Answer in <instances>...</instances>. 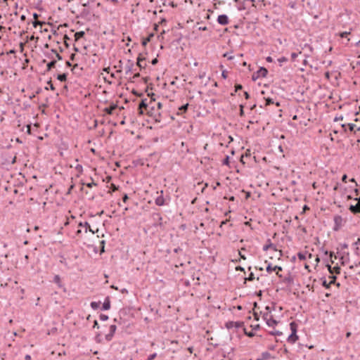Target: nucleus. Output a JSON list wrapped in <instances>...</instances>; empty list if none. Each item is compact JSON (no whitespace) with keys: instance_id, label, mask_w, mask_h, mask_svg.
I'll list each match as a JSON object with an SVG mask.
<instances>
[{"instance_id":"obj_14","label":"nucleus","mask_w":360,"mask_h":360,"mask_svg":"<svg viewBox=\"0 0 360 360\" xmlns=\"http://www.w3.org/2000/svg\"><path fill=\"white\" fill-rule=\"evenodd\" d=\"M110 308V302L108 297H107L103 304V310H108Z\"/></svg>"},{"instance_id":"obj_17","label":"nucleus","mask_w":360,"mask_h":360,"mask_svg":"<svg viewBox=\"0 0 360 360\" xmlns=\"http://www.w3.org/2000/svg\"><path fill=\"white\" fill-rule=\"evenodd\" d=\"M290 328L291 330V333H297V325L295 322H291L290 323Z\"/></svg>"},{"instance_id":"obj_59","label":"nucleus","mask_w":360,"mask_h":360,"mask_svg":"<svg viewBox=\"0 0 360 360\" xmlns=\"http://www.w3.org/2000/svg\"><path fill=\"white\" fill-rule=\"evenodd\" d=\"M350 335H351V333L350 332H347V334H346V337L349 338Z\"/></svg>"},{"instance_id":"obj_58","label":"nucleus","mask_w":360,"mask_h":360,"mask_svg":"<svg viewBox=\"0 0 360 360\" xmlns=\"http://www.w3.org/2000/svg\"><path fill=\"white\" fill-rule=\"evenodd\" d=\"M66 65L68 66V67H70L72 65H71L70 62L67 61L66 62Z\"/></svg>"},{"instance_id":"obj_8","label":"nucleus","mask_w":360,"mask_h":360,"mask_svg":"<svg viewBox=\"0 0 360 360\" xmlns=\"http://www.w3.org/2000/svg\"><path fill=\"white\" fill-rule=\"evenodd\" d=\"M330 281L328 283L326 280L323 281V285L326 288H328L330 285L335 283L336 280L335 276H329Z\"/></svg>"},{"instance_id":"obj_12","label":"nucleus","mask_w":360,"mask_h":360,"mask_svg":"<svg viewBox=\"0 0 360 360\" xmlns=\"http://www.w3.org/2000/svg\"><path fill=\"white\" fill-rule=\"evenodd\" d=\"M117 108V105H111L108 108H105V112L108 115H112L113 111Z\"/></svg>"},{"instance_id":"obj_54","label":"nucleus","mask_w":360,"mask_h":360,"mask_svg":"<svg viewBox=\"0 0 360 360\" xmlns=\"http://www.w3.org/2000/svg\"><path fill=\"white\" fill-rule=\"evenodd\" d=\"M236 270L244 271V269L241 266H237Z\"/></svg>"},{"instance_id":"obj_7","label":"nucleus","mask_w":360,"mask_h":360,"mask_svg":"<svg viewBox=\"0 0 360 360\" xmlns=\"http://www.w3.org/2000/svg\"><path fill=\"white\" fill-rule=\"evenodd\" d=\"M116 326L115 325H111L110 327V333L106 335L105 338L107 340H110L114 335V333L116 331Z\"/></svg>"},{"instance_id":"obj_62","label":"nucleus","mask_w":360,"mask_h":360,"mask_svg":"<svg viewBox=\"0 0 360 360\" xmlns=\"http://www.w3.org/2000/svg\"><path fill=\"white\" fill-rule=\"evenodd\" d=\"M110 77H111L112 78H115V73H111V74H110Z\"/></svg>"},{"instance_id":"obj_37","label":"nucleus","mask_w":360,"mask_h":360,"mask_svg":"<svg viewBox=\"0 0 360 360\" xmlns=\"http://www.w3.org/2000/svg\"><path fill=\"white\" fill-rule=\"evenodd\" d=\"M127 200H128V195L127 194H124L122 198V200L124 202H126Z\"/></svg>"},{"instance_id":"obj_33","label":"nucleus","mask_w":360,"mask_h":360,"mask_svg":"<svg viewBox=\"0 0 360 360\" xmlns=\"http://www.w3.org/2000/svg\"><path fill=\"white\" fill-rule=\"evenodd\" d=\"M47 84L49 85V88H50V89H51V90H52V91H54V90H55V87L53 86V84L51 83V80H50V81H49V82H47Z\"/></svg>"},{"instance_id":"obj_40","label":"nucleus","mask_w":360,"mask_h":360,"mask_svg":"<svg viewBox=\"0 0 360 360\" xmlns=\"http://www.w3.org/2000/svg\"><path fill=\"white\" fill-rule=\"evenodd\" d=\"M272 335H281L282 334L281 332L279 331H274L271 333Z\"/></svg>"},{"instance_id":"obj_57","label":"nucleus","mask_w":360,"mask_h":360,"mask_svg":"<svg viewBox=\"0 0 360 360\" xmlns=\"http://www.w3.org/2000/svg\"><path fill=\"white\" fill-rule=\"evenodd\" d=\"M140 76L139 73H136L134 75L133 78H136V77H139Z\"/></svg>"},{"instance_id":"obj_61","label":"nucleus","mask_w":360,"mask_h":360,"mask_svg":"<svg viewBox=\"0 0 360 360\" xmlns=\"http://www.w3.org/2000/svg\"><path fill=\"white\" fill-rule=\"evenodd\" d=\"M360 243V238H358L357 241L355 242V245Z\"/></svg>"},{"instance_id":"obj_16","label":"nucleus","mask_w":360,"mask_h":360,"mask_svg":"<svg viewBox=\"0 0 360 360\" xmlns=\"http://www.w3.org/2000/svg\"><path fill=\"white\" fill-rule=\"evenodd\" d=\"M145 60V58H141V56H139L137 58V65L140 68H145V65H143V61Z\"/></svg>"},{"instance_id":"obj_28","label":"nucleus","mask_w":360,"mask_h":360,"mask_svg":"<svg viewBox=\"0 0 360 360\" xmlns=\"http://www.w3.org/2000/svg\"><path fill=\"white\" fill-rule=\"evenodd\" d=\"M274 103V101L272 98H268L266 99V105H269L270 104Z\"/></svg>"},{"instance_id":"obj_36","label":"nucleus","mask_w":360,"mask_h":360,"mask_svg":"<svg viewBox=\"0 0 360 360\" xmlns=\"http://www.w3.org/2000/svg\"><path fill=\"white\" fill-rule=\"evenodd\" d=\"M340 261H341V264H342V265H345V264H346V262H347V260H346V259H345V258H344V257H343V256L340 257Z\"/></svg>"},{"instance_id":"obj_26","label":"nucleus","mask_w":360,"mask_h":360,"mask_svg":"<svg viewBox=\"0 0 360 360\" xmlns=\"http://www.w3.org/2000/svg\"><path fill=\"white\" fill-rule=\"evenodd\" d=\"M133 64H131L126 67V75H128L129 72H131Z\"/></svg>"},{"instance_id":"obj_64","label":"nucleus","mask_w":360,"mask_h":360,"mask_svg":"<svg viewBox=\"0 0 360 360\" xmlns=\"http://www.w3.org/2000/svg\"><path fill=\"white\" fill-rule=\"evenodd\" d=\"M355 266H360V262L357 264H355Z\"/></svg>"},{"instance_id":"obj_47","label":"nucleus","mask_w":360,"mask_h":360,"mask_svg":"<svg viewBox=\"0 0 360 360\" xmlns=\"http://www.w3.org/2000/svg\"><path fill=\"white\" fill-rule=\"evenodd\" d=\"M82 234V229H79L77 231V236H79Z\"/></svg>"},{"instance_id":"obj_43","label":"nucleus","mask_w":360,"mask_h":360,"mask_svg":"<svg viewBox=\"0 0 360 360\" xmlns=\"http://www.w3.org/2000/svg\"><path fill=\"white\" fill-rule=\"evenodd\" d=\"M267 62L271 63L273 61V58L271 56H268L266 58Z\"/></svg>"},{"instance_id":"obj_51","label":"nucleus","mask_w":360,"mask_h":360,"mask_svg":"<svg viewBox=\"0 0 360 360\" xmlns=\"http://www.w3.org/2000/svg\"><path fill=\"white\" fill-rule=\"evenodd\" d=\"M94 328H98V323L97 321H94Z\"/></svg>"},{"instance_id":"obj_41","label":"nucleus","mask_w":360,"mask_h":360,"mask_svg":"<svg viewBox=\"0 0 360 360\" xmlns=\"http://www.w3.org/2000/svg\"><path fill=\"white\" fill-rule=\"evenodd\" d=\"M41 22H39V21H34V22H33V26H34V27H36L37 25H41Z\"/></svg>"},{"instance_id":"obj_21","label":"nucleus","mask_w":360,"mask_h":360,"mask_svg":"<svg viewBox=\"0 0 360 360\" xmlns=\"http://www.w3.org/2000/svg\"><path fill=\"white\" fill-rule=\"evenodd\" d=\"M56 63V60H52L50 63H49L47 64V70L48 71L51 70V68H53L55 66Z\"/></svg>"},{"instance_id":"obj_10","label":"nucleus","mask_w":360,"mask_h":360,"mask_svg":"<svg viewBox=\"0 0 360 360\" xmlns=\"http://www.w3.org/2000/svg\"><path fill=\"white\" fill-rule=\"evenodd\" d=\"M298 340L297 333H291L288 338V342L294 344Z\"/></svg>"},{"instance_id":"obj_35","label":"nucleus","mask_w":360,"mask_h":360,"mask_svg":"<svg viewBox=\"0 0 360 360\" xmlns=\"http://www.w3.org/2000/svg\"><path fill=\"white\" fill-rule=\"evenodd\" d=\"M221 76L223 78L226 79L227 78V72L226 70H223L221 73Z\"/></svg>"},{"instance_id":"obj_15","label":"nucleus","mask_w":360,"mask_h":360,"mask_svg":"<svg viewBox=\"0 0 360 360\" xmlns=\"http://www.w3.org/2000/svg\"><path fill=\"white\" fill-rule=\"evenodd\" d=\"M153 36H154V34H153V33H150V34L148 36V37H146V38L143 39V41H142V45H143V46H146V44H148V43L151 40V38H152V37H153Z\"/></svg>"},{"instance_id":"obj_18","label":"nucleus","mask_w":360,"mask_h":360,"mask_svg":"<svg viewBox=\"0 0 360 360\" xmlns=\"http://www.w3.org/2000/svg\"><path fill=\"white\" fill-rule=\"evenodd\" d=\"M84 31H79L75 34V39L76 41L79 40L80 38L83 37L84 35Z\"/></svg>"},{"instance_id":"obj_2","label":"nucleus","mask_w":360,"mask_h":360,"mask_svg":"<svg viewBox=\"0 0 360 360\" xmlns=\"http://www.w3.org/2000/svg\"><path fill=\"white\" fill-rule=\"evenodd\" d=\"M157 193L160 194V195L155 198V202L158 206H163L165 203V198L163 197V191L161 190L160 191H158Z\"/></svg>"},{"instance_id":"obj_24","label":"nucleus","mask_w":360,"mask_h":360,"mask_svg":"<svg viewBox=\"0 0 360 360\" xmlns=\"http://www.w3.org/2000/svg\"><path fill=\"white\" fill-rule=\"evenodd\" d=\"M288 61V58H285V57H281L278 59V62L279 63L280 65L281 66L282 65V63H284V62H287Z\"/></svg>"},{"instance_id":"obj_9","label":"nucleus","mask_w":360,"mask_h":360,"mask_svg":"<svg viewBox=\"0 0 360 360\" xmlns=\"http://www.w3.org/2000/svg\"><path fill=\"white\" fill-rule=\"evenodd\" d=\"M281 270H282V268L278 266H275L272 267L271 264H269L266 266V271L269 273H271L272 271H281ZM276 274L278 275V271L276 272Z\"/></svg>"},{"instance_id":"obj_39","label":"nucleus","mask_w":360,"mask_h":360,"mask_svg":"<svg viewBox=\"0 0 360 360\" xmlns=\"http://www.w3.org/2000/svg\"><path fill=\"white\" fill-rule=\"evenodd\" d=\"M89 188H91L93 186H96V184L94 183V182H91V183H89V184H87L86 185Z\"/></svg>"},{"instance_id":"obj_19","label":"nucleus","mask_w":360,"mask_h":360,"mask_svg":"<svg viewBox=\"0 0 360 360\" xmlns=\"http://www.w3.org/2000/svg\"><path fill=\"white\" fill-rule=\"evenodd\" d=\"M188 103H186V104L181 106L179 108V114H182V113L185 112L187 110V109H188Z\"/></svg>"},{"instance_id":"obj_20","label":"nucleus","mask_w":360,"mask_h":360,"mask_svg":"<svg viewBox=\"0 0 360 360\" xmlns=\"http://www.w3.org/2000/svg\"><path fill=\"white\" fill-rule=\"evenodd\" d=\"M57 79L60 82H65L67 79V75L65 73L58 75Z\"/></svg>"},{"instance_id":"obj_44","label":"nucleus","mask_w":360,"mask_h":360,"mask_svg":"<svg viewBox=\"0 0 360 360\" xmlns=\"http://www.w3.org/2000/svg\"><path fill=\"white\" fill-rule=\"evenodd\" d=\"M229 156H226V158H225V160H224V165H228V163H229Z\"/></svg>"},{"instance_id":"obj_13","label":"nucleus","mask_w":360,"mask_h":360,"mask_svg":"<svg viewBox=\"0 0 360 360\" xmlns=\"http://www.w3.org/2000/svg\"><path fill=\"white\" fill-rule=\"evenodd\" d=\"M53 282L58 286V288H62L63 284L61 282V279L59 275H56L53 278Z\"/></svg>"},{"instance_id":"obj_23","label":"nucleus","mask_w":360,"mask_h":360,"mask_svg":"<svg viewBox=\"0 0 360 360\" xmlns=\"http://www.w3.org/2000/svg\"><path fill=\"white\" fill-rule=\"evenodd\" d=\"M147 107V104L143 101H142L140 103H139V109L141 110V113H143V111H142V108H146Z\"/></svg>"},{"instance_id":"obj_29","label":"nucleus","mask_w":360,"mask_h":360,"mask_svg":"<svg viewBox=\"0 0 360 360\" xmlns=\"http://www.w3.org/2000/svg\"><path fill=\"white\" fill-rule=\"evenodd\" d=\"M350 34V32H343L340 34V37L342 38L347 37Z\"/></svg>"},{"instance_id":"obj_38","label":"nucleus","mask_w":360,"mask_h":360,"mask_svg":"<svg viewBox=\"0 0 360 360\" xmlns=\"http://www.w3.org/2000/svg\"><path fill=\"white\" fill-rule=\"evenodd\" d=\"M236 91H238V90L241 89H242V85L240 84H237L236 85Z\"/></svg>"},{"instance_id":"obj_53","label":"nucleus","mask_w":360,"mask_h":360,"mask_svg":"<svg viewBox=\"0 0 360 360\" xmlns=\"http://www.w3.org/2000/svg\"><path fill=\"white\" fill-rule=\"evenodd\" d=\"M244 94H245V98H246V99H248V98H249V94H248V93L245 91V92L244 93Z\"/></svg>"},{"instance_id":"obj_56","label":"nucleus","mask_w":360,"mask_h":360,"mask_svg":"<svg viewBox=\"0 0 360 360\" xmlns=\"http://www.w3.org/2000/svg\"><path fill=\"white\" fill-rule=\"evenodd\" d=\"M243 105H240V115H242L243 114Z\"/></svg>"},{"instance_id":"obj_3","label":"nucleus","mask_w":360,"mask_h":360,"mask_svg":"<svg viewBox=\"0 0 360 360\" xmlns=\"http://www.w3.org/2000/svg\"><path fill=\"white\" fill-rule=\"evenodd\" d=\"M217 20V22L221 25H226L229 23V17L225 14L219 15Z\"/></svg>"},{"instance_id":"obj_45","label":"nucleus","mask_w":360,"mask_h":360,"mask_svg":"<svg viewBox=\"0 0 360 360\" xmlns=\"http://www.w3.org/2000/svg\"><path fill=\"white\" fill-rule=\"evenodd\" d=\"M271 247H272V244H270V245H265L264 247V250H267Z\"/></svg>"},{"instance_id":"obj_63","label":"nucleus","mask_w":360,"mask_h":360,"mask_svg":"<svg viewBox=\"0 0 360 360\" xmlns=\"http://www.w3.org/2000/svg\"><path fill=\"white\" fill-rule=\"evenodd\" d=\"M74 57H75V54H72V55H71V56H70V58H71L72 60H73V59H74Z\"/></svg>"},{"instance_id":"obj_6","label":"nucleus","mask_w":360,"mask_h":360,"mask_svg":"<svg viewBox=\"0 0 360 360\" xmlns=\"http://www.w3.org/2000/svg\"><path fill=\"white\" fill-rule=\"evenodd\" d=\"M331 276H335L334 274H339L340 273V268L338 266L332 267L330 264L326 265Z\"/></svg>"},{"instance_id":"obj_46","label":"nucleus","mask_w":360,"mask_h":360,"mask_svg":"<svg viewBox=\"0 0 360 360\" xmlns=\"http://www.w3.org/2000/svg\"><path fill=\"white\" fill-rule=\"evenodd\" d=\"M347 178V176L346 174H344L342 177V181L344 182H346Z\"/></svg>"},{"instance_id":"obj_42","label":"nucleus","mask_w":360,"mask_h":360,"mask_svg":"<svg viewBox=\"0 0 360 360\" xmlns=\"http://www.w3.org/2000/svg\"><path fill=\"white\" fill-rule=\"evenodd\" d=\"M198 30H202V31H205V30H207V27L206 26L199 27H198Z\"/></svg>"},{"instance_id":"obj_30","label":"nucleus","mask_w":360,"mask_h":360,"mask_svg":"<svg viewBox=\"0 0 360 360\" xmlns=\"http://www.w3.org/2000/svg\"><path fill=\"white\" fill-rule=\"evenodd\" d=\"M255 279V276L253 273H250L249 276L246 278L247 281H253Z\"/></svg>"},{"instance_id":"obj_25","label":"nucleus","mask_w":360,"mask_h":360,"mask_svg":"<svg viewBox=\"0 0 360 360\" xmlns=\"http://www.w3.org/2000/svg\"><path fill=\"white\" fill-rule=\"evenodd\" d=\"M99 318H100L101 321H107L108 319V316H107L105 314H101Z\"/></svg>"},{"instance_id":"obj_60","label":"nucleus","mask_w":360,"mask_h":360,"mask_svg":"<svg viewBox=\"0 0 360 360\" xmlns=\"http://www.w3.org/2000/svg\"><path fill=\"white\" fill-rule=\"evenodd\" d=\"M158 108H162V104H161V103H158Z\"/></svg>"},{"instance_id":"obj_4","label":"nucleus","mask_w":360,"mask_h":360,"mask_svg":"<svg viewBox=\"0 0 360 360\" xmlns=\"http://www.w3.org/2000/svg\"><path fill=\"white\" fill-rule=\"evenodd\" d=\"M79 226L82 229V232L84 231V233H87V231H89L91 232L92 233H94V231H93L91 229L89 224L86 221H85L84 223H82V222L79 223Z\"/></svg>"},{"instance_id":"obj_48","label":"nucleus","mask_w":360,"mask_h":360,"mask_svg":"<svg viewBox=\"0 0 360 360\" xmlns=\"http://www.w3.org/2000/svg\"><path fill=\"white\" fill-rule=\"evenodd\" d=\"M25 360H31V356H30V355L27 354V355L25 356Z\"/></svg>"},{"instance_id":"obj_55","label":"nucleus","mask_w":360,"mask_h":360,"mask_svg":"<svg viewBox=\"0 0 360 360\" xmlns=\"http://www.w3.org/2000/svg\"><path fill=\"white\" fill-rule=\"evenodd\" d=\"M226 221H227V220L221 221V223L220 224V227H221L223 225H224L226 223Z\"/></svg>"},{"instance_id":"obj_49","label":"nucleus","mask_w":360,"mask_h":360,"mask_svg":"<svg viewBox=\"0 0 360 360\" xmlns=\"http://www.w3.org/2000/svg\"><path fill=\"white\" fill-rule=\"evenodd\" d=\"M152 64L153 65H155L157 63H158V59L157 58H154L153 60H152Z\"/></svg>"},{"instance_id":"obj_27","label":"nucleus","mask_w":360,"mask_h":360,"mask_svg":"<svg viewBox=\"0 0 360 360\" xmlns=\"http://www.w3.org/2000/svg\"><path fill=\"white\" fill-rule=\"evenodd\" d=\"M297 257L298 258L300 259V260H304L306 259V257L304 255V254L302 253V252H299L297 254Z\"/></svg>"},{"instance_id":"obj_50","label":"nucleus","mask_w":360,"mask_h":360,"mask_svg":"<svg viewBox=\"0 0 360 360\" xmlns=\"http://www.w3.org/2000/svg\"><path fill=\"white\" fill-rule=\"evenodd\" d=\"M103 70L104 72H106L109 73L110 68H109V67H108V68H103Z\"/></svg>"},{"instance_id":"obj_22","label":"nucleus","mask_w":360,"mask_h":360,"mask_svg":"<svg viewBox=\"0 0 360 360\" xmlns=\"http://www.w3.org/2000/svg\"><path fill=\"white\" fill-rule=\"evenodd\" d=\"M99 305H100L99 302H91V307L94 309H97L98 308Z\"/></svg>"},{"instance_id":"obj_5","label":"nucleus","mask_w":360,"mask_h":360,"mask_svg":"<svg viewBox=\"0 0 360 360\" xmlns=\"http://www.w3.org/2000/svg\"><path fill=\"white\" fill-rule=\"evenodd\" d=\"M355 200H358V202L355 205H350L349 210L353 214L360 213V197Z\"/></svg>"},{"instance_id":"obj_11","label":"nucleus","mask_w":360,"mask_h":360,"mask_svg":"<svg viewBox=\"0 0 360 360\" xmlns=\"http://www.w3.org/2000/svg\"><path fill=\"white\" fill-rule=\"evenodd\" d=\"M347 126L350 131L356 132L357 131H360V127H357L355 124L349 123Z\"/></svg>"},{"instance_id":"obj_31","label":"nucleus","mask_w":360,"mask_h":360,"mask_svg":"<svg viewBox=\"0 0 360 360\" xmlns=\"http://www.w3.org/2000/svg\"><path fill=\"white\" fill-rule=\"evenodd\" d=\"M156 356H157V354L153 353V354L149 355L147 360H153Z\"/></svg>"},{"instance_id":"obj_32","label":"nucleus","mask_w":360,"mask_h":360,"mask_svg":"<svg viewBox=\"0 0 360 360\" xmlns=\"http://www.w3.org/2000/svg\"><path fill=\"white\" fill-rule=\"evenodd\" d=\"M224 57H226L228 58V60H233V56H231V55H229L228 53H225L224 55H223Z\"/></svg>"},{"instance_id":"obj_1","label":"nucleus","mask_w":360,"mask_h":360,"mask_svg":"<svg viewBox=\"0 0 360 360\" xmlns=\"http://www.w3.org/2000/svg\"><path fill=\"white\" fill-rule=\"evenodd\" d=\"M263 319L266 323L270 327H274L278 324V321L274 319L270 311L264 313Z\"/></svg>"},{"instance_id":"obj_52","label":"nucleus","mask_w":360,"mask_h":360,"mask_svg":"<svg viewBox=\"0 0 360 360\" xmlns=\"http://www.w3.org/2000/svg\"><path fill=\"white\" fill-rule=\"evenodd\" d=\"M56 57L58 60H61L62 59V57L60 56V54H58V53H56Z\"/></svg>"},{"instance_id":"obj_34","label":"nucleus","mask_w":360,"mask_h":360,"mask_svg":"<svg viewBox=\"0 0 360 360\" xmlns=\"http://www.w3.org/2000/svg\"><path fill=\"white\" fill-rule=\"evenodd\" d=\"M297 56H298V53H291V58H292V60H295V58L297 57Z\"/></svg>"}]
</instances>
